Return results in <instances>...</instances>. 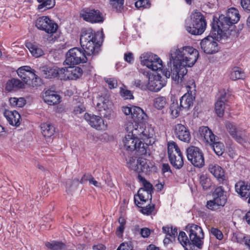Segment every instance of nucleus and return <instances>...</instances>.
Returning a JSON list of instances; mask_svg holds the SVG:
<instances>
[{"label":"nucleus","instance_id":"nucleus-1","mask_svg":"<svg viewBox=\"0 0 250 250\" xmlns=\"http://www.w3.org/2000/svg\"><path fill=\"white\" fill-rule=\"evenodd\" d=\"M170 60L173 65L171 71L163 68L162 60L157 56H149L142 61L141 63L153 71L159 70L167 79L171 76L177 83L183 85V78L188 72L187 67L192 66L199 56L198 50L191 46L173 48L170 51Z\"/></svg>","mask_w":250,"mask_h":250},{"label":"nucleus","instance_id":"nucleus-2","mask_svg":"<svg viewBox=\"0 0 250 250\" xmlns=\"http://www.w3.org/2000/svg\"><path fill=\"white\" fill-rule=\"evenodd\" d=\"M80 43L83 49L74 47L66 54L64 63L67 65L85 63L92 59L99 52L100 45L96 35L91 29H83L80 36Z\"/></svg>","mask_w":250,"mask_h":250},{"label":"nucleus","instance_id":"nucleus-3","mask_svg":"<svg viewBox=\"0 0 250 250\" xmlns=\"http://www.w3.org/2000/svg\"><path fill=\"white\" fill-rule=\"evenodd\" d=\"M189 238L184 231L179 232L178 240L185 248V250H198L203 245L204 234L202 229L199 226L191 224L186 227Z\"/></svg>","mask_w":250,"mask_h":250},{"label":"nucleus","instance_id":"nucleus-4","mask_svg":"<svg viewBox=\"0 0 250 250\" xmlns=\"http://www.w3.org/2000/svg\"><path fill=\"white\" fill-rule=\"evenodd\" d=\"M207 26V22L204 16L197 10L194 11L190 16V19L185 21V28L189 33L194 35L203 34Z\"/></svg>","mask_w":250,"mask_h":250},{"label":"nucleus","instance_id":"nucleus-5","mask_svg":"<svg viewBox=\"0 0 250 250\" xmlns=\"http://www.w3.org/2000/svg\"><path fill=\"white\" fill-rule=\"evenodd\" d=\"M233 24L226 16L221 15L218 21L212 24L211 32L217 41L227 39L231 34L229 28Z\"/></svg>","mask_w":250,"mask_h":250},{"label":"nucleus","instance_id":"nucleus-6","mask_svg":"<svg viewBox=\"0 0 250 250\" xmlns=\"http://www.w3.org/2000/svg\"><path fill=\"white\" fill-rule=\"evenodd\" d=\"M17 73L24 84L30 87H37L41 83V78L36 74V71L29 66L20 67L17 69Z\"/></svg>","mask_w":250,"mask_h":250},{"label":"nucleus","instance_id":"nucleus-7","mask_svg":"<svg viewBox=\"0 0 250 250\" xmlns=\"http://www.w3.org/2000/svg\"><path fill=\"white\" fill-rule=\"evenodd\" d=\"M124 147L128 152L136 151L138 155H145L147 152L148 146L147 143H143L138 138L133 134L126 135L123 140Z\"/></svg>","mask_w":250,"mask_h":250},{"label":"nucleus","instance_id":"nucleus-8","mask_svg":"<svg viewBox=\"0 0 250 250\" xmlns=\"http://www.w3.org/2000/svg\"><path fill=\"white\" fill-rule=\"evenodd\" d=\"M167 153L169 160L173 167L181 168L184 165L183 157L180 148L173 141L167 144Z\"/></svg>","mask_w":250,"mask_h":250},{"label":"nucleus","instance_id":"nucleus-9","mask_svg":"<svg viewBox=\"0 0 250 250\" xmlns=\"http://www.w3.org/2000/svg\"><path fill=\"white\" fill-rule=\"evenodd\" d=\"M212 196L213 199L208 201L207 203L206 207L208 209L216 210L225 206L227 197L223 187L216 188L212 193Z\"/></svg>","mask_w":250,"mask_h":250},{"label":"nucleus","instance_id":"nucleus-10","mask_svg":"<svg viewBox=\"0 0 250 250\" xmlns=\"http://www.w3.org/2000/svg\"><path fill=\"white\" fill-rule=\"evenodd\" d=\"M80 17L85 21L91 23H102L105 19L103 14L99 10L90 7L82 9Z\"/></svg>","mask_w":250,"mask_h":250},{"label":"nucleus","instance_id":"nucleus-11","mask_svg":"<svg viewBox=\"0 0 250 250\" xmlns=\"http://www.w3.org/2000/svg\"><path fill=\"white\" fill-rule=\"evenodd\" d=\"M188 160L195 167H202L205 165V159L203 151L198 147L190 146L187 148Z\"/></svg>","mask_w":250,"mask_h":250},{"label":"nucleus","instance_id":"nucleus-12","mask_svg":"<svg viewBox=\"0 0 250 250\" xmlns=\"http://www.w3.org/2000/svg\"><path fill=\"white\" fill-rule=\"evenodd\" d=\"M35 25L38 29L51 35L55 33L58 28V24L47 16L38 18Z\"/></svg>","mask_w":250,"mask_h":250},{"label":"nucleus","instance_id":"nucleus-13","mask_svg":"<svg viewBox=\"0 0 250 250\" xmlns=\"http://www.w3.org/2000/svg\"><path fill=\"white\" fill-rule=\"evenodd\" d=\"M39 73L41 76L45 79H52L59 77L61 80L64 78L62 73L64 70L63 68H59L57 66L43 65L39 68Z\"/></svg>","mask_w":250,"mask_h":250},{"label":"nucleus","instance_id":"nucleus-14","mask_svg":"<svg viewBox=\"0 0 250 250\" xmlns=\"http://www.w3.org/2000/svg\"><path fill=\"white\" fill-rule=\"evenodd\" d=\"M225 126L230 135L237 142L241 144L246 142V134L244 130L237 128L233 123L229 121L226 122Z\"/></svg>","mask_w":250,"mask_h":250},{"label":"nucleus","instance_id":"nucleus-15","mask_svg":"<svg viewBox=\"0 0 250 250\" xmlns=\"http://www.w3.org/2000/svg\"><path fill=\"white\" fill-rule=\"evenodd\" d=\"M215 39L217 40L214 36H208L201 41V48L205 53L212 54L219 51L218 45Z\"/></svg>","mask_w":250,"mask_h":250},{"label":"nucleus","instance_id":"nucleus-16","mask_svg":"<svg viewBox=\"0 0 250 250\" xmlns=\"http://www.w3.org/2000/svg\"><path fill=\"white\" fill-rule=\"evenodd\" d=\"M166 79L165 77L163 78L161 74L158 73L148 80L146 85V88L150 91L158 92L166 85L167 83Z\"/></svg>","mask_w":250,"mask_h":250},{"label":"nucleus","instance_id":"nucleus-17","mask_svg":"<svg viewBox=\"0 0 250 250\" xmlns=\"http://www.w3.org/2000/svg\"><path fill=\"white\" fill-rule=\"evenodd\" d=\"M84 118L88 124L97 130H104L106 127V125L101 117L87 113L84 114Z\"/></svg>","mask_w":250,"mask_h":250},{"label":"nucleus","instance_id":"nucleus-18","mask_svg":"<svg viewBox=\"0 0 250 250\" xmlns=\"http://www.w3.org/2000/svg\"><path fill=\"white\" fill-rule=\"evenodd\" d=\"M174 134L176 138L185 143H189L191 135L189 129L184 125L178 124L174 126Z\"/></svg>","mask_w":250,"mask_h":250},{"label":"nucleus","instance_id":"nucleus-19","mask_svg":"<svg viewBox=\"0 0 250 250\" xmlns=\"http://www.w3.org/2000/svg\"><path fill=\"white\" fill-rule=\"evenodd\" d=\"M109 103V100L108 96H101L98 98L96 104V107L100 112L101 116L107 117L110 114Z\"/></svg>","mask_w":250,"mask_h":250},{"label":"nucleus","instance_id":"nucleus-20","mask_svg":"<svg viewBox=\"0 0 250 250\" xmlns=\"http://www.w3.org/2000/svg\"><path fill=\"white\" fill-rule=\"evenodd\" d=\"M63 68L64 72L62 76L64 77L62 78V80H76L81 77L83 73L82 69L79 66H68Z\"/></svg>","mask_w":250,"mask_h":250},{"label":"nucleus","instance_id":"nucleus-21","mask_svg":"<svg viewBox=\"0 0 250 250\" xmlns=\"http://www.w3.org/2000/svg\"><path fill=\"white\" fill-rule=\"evenodd\" d=\"M235 190L243 200H246L250 195V184L240 181L236 183Z\"/></svg>","mask_w":250,"mask_h":250},{"label":"nucleus","instance_id":"nucleus-22","mask_svg":"<svg viewBox=\"0 0 250 250\" xmlns=\"http://www.w3.org/2000/svg\"><path fill=\"white\" fill-rule=\"evenodd\" d=\"M45 103L49 105H56L61 102V97L55 91L47 90L42 95Z\"/></svg>","mask_w":250,"mask_h":250},{"label":"nucleus","instance_id":"nucleus-23","mask_svg":"<svg viewBox=\"0 0 250 250\" xmlns=\"http://www.w3.org/2000/svg\"><path fill=\"white\" fill-rule=\"evenodd\" d=\"M3 114L10 125L17 126L20 125L21 116L17 111L5 110Z\"/></svg>","mask_w":250,"mask_h":250},{"label":"nucleus","instance_id":"nucleus-24","mask_svg":"<svg viewBox=\"0 0 250 250\" xmlns=\"http://www.w3.org/2000/svg\"><path fill=\"white\" fill-rule=\"evenodd\" d=\"M199 132L204 141L207 143H212L218 139V137L215 136L212 131L207 126H202L199 128Z\"/></svg>","mask_w":250,"mask_h":250},{"label":"nucleus","instance_id":"nucleus-25","mask_svg":"<svg viewBox=\"0 0 250 250\" xmlns=\"http://www.w3.org/2000/svg\"><path fill=\"white\" fill-rule=\"evenodd\" d=\"M150 164V163L148 160L143 158H139L137 160L136 167H138L137 169H135V171L138 172V174L143 172L146 174H148L150 171V168L152 167Z\"/></svg>","mask_w":250,"mask_h":250},{"label":"nucleus","instance_id":"nucleus-26","mask_svg":"<svg viewBox=\"0 0 250 250\" xmlns=\"http://www.w3.org/2000/svg\"><path fill=\"white\" fill-rule=\"evenodd\" d=\"M131 118L136 124H139L145 121L146 115L140 107L134 106Z\"/></svg>","mask_w":250,"mask_h":250},{"label":"nucleus","instance_id":"nucleus-27","mask_svg":"<svg viewBox=\"0 0 250 250\" xmlns=\"http://www.w3.org/2000/svg\"><path fill=\"white\" fill-rule=\"evenodd\" d=\"M208 171L218 180H223L225 178L223 169L216 164L212 163L209 165Z\"/></svg>","mask_w":250,"mask_h":250},{"label":"nucleus","instance_id":"nucleus-28","mask_svg":"<svg viewBox=\"0 0 250 250\" xmlns=\"http://www.w3.org/2000/svg\"><path fill=\"white\" fill-rule=\"evenodd\" d=\"M226 93L221 94L215 104V109L217 116L222 117L224 115L225 107Z\"/></svg>","mask_w":250,"mask_h":250},{"label":"nucleus","instance_id":"nucleus-29","mask_svg":"<svg viewBox=\"0 0 250 250\" xmlns=\"http://www.w3.org/2000/svg\"><path fill=\"white\" fill-rule=\"evenodd\" d=\"M25 87V84L22 81L18 79L12 78L7 82L5 89L8 91H11L13 90L24 89Z\"/></svg>","mask_w":250,"mask_h":250},{"label":"nucleus","instance_id":"nucleus-30","mask_svg":"<svg viewBox=\"0 0 250 250\" xmlns=\"http://www.w3.org/2000/svg\"><path fill=\"white\" fill-rule=\"evenodd\" d=\"M91 174H85L82 177L81 179L79 181V179L75 178L72 181H70L69 183H67V186L68 184L70 185L69 187H68L66 189L67 192H70L73 189H75L78 186L79 184H84L86 181H88L89 182L90 179L91 177Z\"/></svg>","mask_w":250,"mask_h":250},{"label":"nucleus","instance_id":"nucleus-31","mask_svg":"<svg viewBox=\"0 0 250 250\" xmlns=\"http://www.w3.org/2000/svg\"><path fill=\"white\" fill-rule=\"evenodd\" d=\"M194 97L192 93H187L180 99V104L183 109H188L193 105Z\"/></svg>","mask_w":250,"mask_h":250},{"label":"nucleus","instance_id":"nucleus-32","mask_svg":"<svg viewBox=\"0 0 250 250\" xmlns=\"http://www.w3.org/2000/svg\"><path fill=\"white\" fill-rule=\"evenodd\" d=\"M41 129L42 134L45 138L51 137L54 134L55 132L54 126L48 123L42 124Z\"/></svg>","mask_w":250,"mask_h":250},{"label":"nucleus","instance_id":"nucleus-33","mask_svg":"<svg viewBox=\"0 0 250 250\" xmlns=\"http://www.w3.org/2000/svg\"><path fill=\"white\" fill-rule=\"evenodd\" d=\"M25 46L29 49L32 56L35 58H39L44 54L42 49L36 44L28 42Z\"/></svg>","mask_w":250,"mask_h":250},{"label":"nucleus","instance_id":"nucleus-34","mask_svg":"<svg viewBox=\"0 0 250 250\" xmlns=\"http://www.w3.org/2000/svg\"><path fill=\"white\" fill-rule=\"evenodd\" d=\"M183 108L181 105H179L177 100L174 101L170 104L169 107V112L172 118H176L178 117L181 111Z\"/></svg>","mask_w":250,"mask_h":250},{"label":"nucleus","instance_id":"nucleus-35","mask_svg":"<svg viewBox=\"0 0 250 250\" xmlns=\"http://www.w3.org/2000/svg\"><path fill=\"white\" fill-rule=\"evenodd\" d=\"M226 16L233 24L237 23L240 18L238 10L234 7L228 9Z\"/></svg>","mask_w":250,"mask_h":250},{"label":"nucleus","instance_id":"nucleus-36","mask_svg":"<svg viewBox=\"0 0 250 250\" xmlns=\"http://www.w3.org/2000/svg\"><path fill=\"white\" fill-rule=\"evenodd\" d=\"M40 3L37 9L41 11L53 8L55 5V0H37Z\"/></svg>","mask_w":250,"mask_h":250},{"label":"nucleus","instance_id":"nucleus-37","mask_svg":"<svg viewBox=\"0 0 250 250\" xmlns=\"http://www.w3.org/2000/svg\"><path fill=\"white\" fill-rule=\"evenodd\" d=\"M218 139L217 138L216 139V140L210 143V145L216 154L218 156H221L224 151V146L222 143L218 141Z\"/></svg>","mask_w":250,"mask_h":250},{"label":"nucleus","instance_id":"nucleus-38","mask_svg":"<svg viewBox=\"0 0 250 250\" xmlns=\"http://www.w3.org/2000/svg\"><path fill=\"white\" fill-rule=\"evenodd\" d=\"M134 200L135 205L138 207L142 208L141 211L143 214L149 215H150L153 211L155 208L154 205H148V206H146V207L143 208L139 205L140 204H141V203L137 200L136 195H134Z\"/></svg>","mask_w":250,"mask_h":250},{"label":"nucleus","instance_id":"nucleus-39","mask_svg":"<svg viewBox=\"0 0 250 250\" xmlns=\"http://www.w3.org/2000/svg\"><path fill=\"white\" fill-rule=\"evenodd\" d=\"M200 184L204 190H206L209 189L212 185L211 179L207 174H202L199 178Z\"/></svg>","mask_w":250,"mask_h":250},{"label":"nucleus","instance_id":"nucleus-40","mask_svg":"<svg viewBox=\"0 0 250 250\" xmlns=\"http://www.w3.org/2000/svg\"><path fill=\"white\" fill-rule=\"evenodd\" d=\"M137 179L139 182H141L144 186V188H142L146 191L148 192L149 194L153 192V188L152 184L147 181L146 179L141 175L140 174H138L137 176Z\"/></svg>","mask_w":250,"mask_h":250},{"label":"nucleus","instance_id":"nucleus-41","mask_svg":"<svg viewBox=\"0 0 250 250\" xmlns=\"http://www.w3.org/2000/svg\"><path fill=\"white\" fill-rule=\"evenodd\" d=\"M167 104V99L163 96L157 97L154 99L153 101L154 106L159 110L164 108Z\"/></svg>","mask_w":250,"mask_h":250},{"label":"nucleus","instance_id":"nucleus-42","mask_svg":"<svg viewBox=\"0 0 250 250\" xmlns=\"http://www.w3.org/2000/svg\"><path fill=\"white\" fill-rule=\"evenodd\" d=\"M245 77V74L243 71L239 67H234L231 71L230 78L233 81L238 79H243Z\"/></svg>","mask_w":250,"mask_h":250},{"label":"nucleus","instance_id":"nucleus-43","mask_svg":"<svg viewBox=\"0 0 250 250\" xmlns=\"http://www.w3.org/2000/svg\"><path fill=\"white\" fill-rule=\"evenodd\" d=\"M45 246L51 250H61L64 248L65 245L62 242L52 241L45 242Z\"/></svg>","mask_w":250,"mask_h":250},{"label":"nucleus","instance_id":"nucleus-44","mask_svg":"<svg viewBox=\"0 0 250 250\" xmlns=\"http://www.w3.org/2000/svg\"><path fill=\"white\" fill-rule=\"evenodd\" d=\"M136 197L138 196L139 199L143 203L146 202L147 199L150 200V202L151 203L152 200V194L149 193L148 192L146 191L143 188H140L138 191L137 195H136Z\"/></svg>","mask_w":250,"mask_h":250},{"label":"nucleus","instance_id":"nucleus-45","mask_svg":"<svg viewBox=\"0 0 250 250\" xmlns=\"http://www.w3.org/2000/svg\"><path fill=\"white\" fill-rule=\"evenodd\" d=\"M154 134L155 132L153 128L148 125L145 126L141 139L145 141L146 139H151L153 138Z\"/></svg>","mask_w":250,"mask_h":250},{"label":"nucleus","instance_id":"nucleus-46","mask_svg":"<svg viewBox=\"0 0 250 250\" xmlns=\"http://www.w3.org/2000/svg\"><path fill=\"white\" fill-rule=\"evenodd\" d=\"M118 223L120 225L116 229V234L118 237H121L125 230L126 220L124 217H120L118 219Z\"/></svg>","mask_w":250,"mask_h":250},{"label":"nucleus","instance_id":"nucleus-47","mask_svg":"<svg viewBox=\"0 0 250 250\" xmlns=\"http://www.w3.org/2000/svg\"><path fill=\"white\" fill-rule=\"evenodd\" d=\"M120 93L125 100H131L134 99L132 92L125 88L120 87Z\"/></svg>","mask_w":250,"mask_h":250},{"label":"nucleus","instance_id":"nucleus-48","mask_svg":"<svg viewBox=\"0 0 250 250\" xmlns=\"http://www.w3.org/2000/svg\"><path fill=\"white\" fill-rule=\"evenodd\" d=\"M186 86L188 93H195L196 91V84L193 79H189L187 83Z\"/></svg>","mask_w":250,"mask_h":250},{"label":"nucleus","instance_id":"nucleus-49","mask_svg":"<svg viewBox=\"0 0 250 250\" xmlns=\"http://www.w3.org/2000/svg\"><path fill=\"white\" fill-rule=\"evenodd\" d=\"M104 80L108 84L109 89L116 88L118 86L117 80L114 78H104Z\"/></svg>","mask_w":250,"mask_h":250},{"label":"nucleus","instance_id":"nucleus-50","mask_svg":"<svg viewBox=\"0 0 250 250\" xmlns=\"http://www.w3.org/2000/svg\"><path fill=\"white\" fill-rule=\"evenodd\" d=\"M150 5V3L149 0H138L135 3V6L138 9L148 8Z\"/></svg>","mask_w":250,"mask_h":250},{"label":"nucleus","instance_id":"nucleus-51","mask_svg":"<svg viewBox=\"0 0 250 250\" xmlns=\"http://www.w3.org/2000/svg\"><path fill=\"white\" fill-rule=\"evenodd\" d=\"M145 127L141 126L140 125H138L137 128H135L131 134L133 135H136V137L139 138L140 140L141 139V137L142 136V134L144 131Z\"/></svg>","mask_w":250,"mask_h":250},{"label":"nucleus","instance_id":"nucleus-52","mask_svg":"<svg viewBox=\"0 0 250 250\" xmlns=\"http://www.w3.org/2000/svg\"><path fill=\"white\" fill-rule=\"evenodd\" d=\"M211 234L214 235L217 239L222 240L223 238L222 232L217 228H212L210 229Z\"/></svg>","mask_w":250,"mask_h":250},{"label":"nucleus","instance_id":"nucleus-53","mask_svg":"<svg viewBox=\"0 0 250 250\" xmlns=\"http://www.w3.org/2000/svg\"><path fill=\"white\" fill-rule=\"evenodd\" d=\"M128 164L129 165V167L133 170H135L137 169V161L136 162V158L134 157H130L128 162Z\"/></svg>","mask_w":250,"mask_h":250},{"label":"nucleus","instance_id":"nucleus-54","mask_svg":"<svg viewBox=\"0 0 250 250\" xmlns=\"http://www.w3.org/2000/svg\"><path fill=\"white\" fill-rule=\"evenodd\" d=\"M117 250H132V247L128 243H122Z\"/></svg>","mask_w":250,"mask_h":250},{"label":"nucleus","instance_id":"nucleus-55","mask_svg":"<svg viewBox=\"0 0 250 250\" xmlns=\"http://www.w3.org/2000/svg\"><path fill=\"white\" fill-rule=\"evenodd\" d=\"M241 5L245 10L250 11V0H241Z\"/></svg>","mask_w":250,"mask_h":250},{"label":"nucleus","instance_id":"nucleus-56","mask_svg":"<svg viewBox=\"0 0 250 250\" xmlns=\"http://www.w3.org/2000/svg\"><path fill=\"white\" fill-rule=\"evenodd\" d=\"M124 0H111V4L113 5L117 3V6L116 8L117 10H120L123 8Z\"/></svg>","mask_w":250,"mask_h":250},{"label":"nucleus","instance_id":"nucleus-57","mask_svg":"<svg viewBox=\"0 0 250 250\" xmlns=\"http://www.w3.org/2000/svg\"><path fill=\"white\" fill-rule=\"evenodd\" d=\"M150 229L147 228H144L141 229L140 233L144 238L148 237L150 234Z\"/></svg>","mask_w":250,"mask_h":250},{"label":"nucleus","instance_id":"nucleus-58","mask_svg":"<svg viewBox=\"0 0 250 250\" xmlns=\"http://www.w3.org/2000/svg\"><path fill=\"white\" fill-rule=\"evenodd\" d=\"M122 110L125 115H130L131 116H132V113L133 112V106L131 107L128 106H123L122 107Z\"/></svg>","mask_w":250,"mask_h":250},{"label":"nucleus","instance_id":"nucleus-59","mask_svg":"<svg viewBox=\"0 0 250 250\" xmlns=\"http://www.w3.org/2000/svg\"><path fill=\"white\" fill-rule=\"evenodd\" d=\"M124 58L125 60L129 63H131L134 60L133 54L130 52L125 54Z\"/></svg>","mask_w":250,"mask_h":250},{"label":"nucleus","instance_id":"nucleus-60","mask_svg":"<svg viewBox=\"0 0 250 250\" xmlns=\"http://www.w3.org/2000/svg\"><path fill=\"white\" fill-rule=\"evenodd\" d=\"M84 108L82 105H78L77 106H75L74 109V112L76 114H81L82 112H84Z\"/></svg>","mask_w":250,"mask_h":250},{"label":"nucleus","instance_id":"nucleus-61","mask_svg":"<svg viewBox=\"0 0 250 250\" xmlns=\"http://www.w3.org/2000/svg\"><path fill=\"white\" fill-rule=\"evenodd\" d=\"M170 232L169 231V236L172 237L174 238L177 235V229L176 227H170Z\"/></svg>","mask_w":250,"mask_h":250},{"label":"nucleus","instance_id":"nucleus-62","mask_svg":"<svg viewBox=\"0 0 250 250\" xmlns=\"http://www.w3.org/2000/svg\"><path fill=\"white\" fill-rule=\"evenodd\" d=\"M17 106L22 107L26 104V101L23 98H18Z\"/></svg>","mask_w":250,"mask_h":250},{"label":"nucleus","instance_id":"nucleus-63","mask_svg":"<svg viewBox=\"0 0 250 250\" xmlns=\"http://www.w3.org/2000/svg\"><path fill=\"white\" fill-rule=\"evenodd\" d=\"M243 241L246 246L250 250V235L244 237Z\"/></svg>","mask_w":250,"mask_h":250},{"label":"nucleus","instance_id":"nucleus-64","mask_svg":"<svg viewBox=\"0 0 250 250\" xmlns=\"http://www.w3.org/2000/svg\"><path fill=\"white\" fill-rule=\"evenodd\" d=\"M106 247L102 244H99L93 246V250H105Z\"/></svg>","mask_w":250,"mask_h":250}]
</instances>
